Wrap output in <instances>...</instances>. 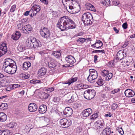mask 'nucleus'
<instances>
[{"instance_id": "1", "label": "nucleus", "mask_w": 135, "mask_h": 135, "mask_svg": "<svg viewBox=\"0 0 135 135\" xmlns=\"http://www.w3.org/2000/svg\"><path fill=\"white\" fill-rule=\"evenodd\" d=\"M57 26L62 31L65 30L74 28L75 27V22L70 18L68 16L61 17L59 20Z\"/></svg>"}, {"instance_id": "2", "label": "nucleus", "mask_w": 135, "mask_h": 135, "mask_svg": "<svg viewBox=\"0 0 135 135\" xmlns=\"http://www.w3.org/2000/svg\"><path fill=\"white\" fill-rule=\"evenodd\" d=\"M73 0H62V2L65 8L69 12L75 14L77 12L75 11L76 8L73 6Z\"/></svg>"}, {"instance_id": "3", "label": "nucleus", "mask_w": 135, "mask_h": 135, "mask_svg": "<svg viewBox=\"0 0 135 135\" xmlns=\"http://www.w3.org/2000/svg\"><path fill=\"white\" fill-rule=\"evenodd\" d=\"M82 19L84 24L88 25L91 24L93 21L92 15L89 12L84 14L82 17Z\"/></svg>"}, {"instance_id": "4", "label": "nucleus", "mask_w": 135, "mask_h": 135, "mask_svg": "<svg viewBox=\"0 0 135 135\" xmlns=\"http://www.w3.org/2000/svg\"><path fill=\"white\" fill-rule=\"evenodd\" d=\"M95 95V91L93 89H87L84 92V98L90 100L93 98Z\"/></svg>"}, {"instance_id": "5", "label": "nucleus", "mask_w": 135, "mask_h": 135, "mask_svg": "<svg viewBox=\"0 0 135 135\" xmlns=\"http://www.w3.org/2000/svg\"><path fill=\"white\" fill-rule=\"evenodd\" d=\"M41 8L39 5H35L32 6L29 11L30 16L32 17L36 16L37 13L40 10Z\"/></svg>"}, {"instance_id": "6", "label": "nucleus", "mask_w": 135, "mask_h": 135, "mask_svg": "<svg viewBox=\"0 0 135 135\" xmlns=\"http://www.w3.org/2000/svg\"><path fill=\"white\" fill-rule=\"evenodd\" d=\"M40 32L42 36L46 39L49 38L50 35L49 30L46 27L42 28L40 29Z\"/></svg>"}, {"instance_id": "7", "label": "nucleus", "mask_w": 135, "mask_h": 135, "mask_svg": "<svg viewBox=\"0 0 135 135\" xmlns=\"http://www.w3.org/2000/svg\"><path fill=\"white\" fill-rule=\"evenodd\" d=\"M4 71L6 73L11 74H13L16 73L17 66L16 65H15L13 66H4L3 67Z\"/></svg>"}, {"instance_id": "8", "label": "nucleus", "mask_w": 135, "mask_h": 135, "mask_svg": "<svg viewBox=\"0 0 135 135\" xmlns=\"http://www.w3.org/2000/svg\"><path fill=\"white\" fill-rule=\"evenodd\" d=\"M60 124L63 128H67L71 124V120H68L66 118L61 119L60 121Z\"/></svg>"}, {"instance_id": "9", "label": "nucleus", "mask_w": 135, "mask_h": 135, "mask_svg": "<svg viewBox=\"0 0 135 135\" xmlns=\"http://www.w3.org/2000/svg\"><path fill=\"white\" fill-rule=\"evenodd\" d=\"M4 63L3 67L13 66L16 65V63L15 61L9 58L6 59Z\"/></svg>"}, {"instance_id": "10", "label": "nucleus", "mask_w": 135, "mask_h": 135, "mask_svg": "<svg viewBox=\"0 0 135 135\" xmlns=\"http://www.w3.org/2000/svg\"><path fill=\"white\" fill-rule=\"evenodd\" d=\"M6 44L2 42L0 45V57L6 53L7 51Z\"/></svg>"}, {"instance_id": "11", "label": "nucleus", "mask_w": 135, "mask_h": 135, "mask_svg": "<svg viewBox=\"0 0 135 135\" xmlns=\"http://www.w3.org/2000/svg\"><path fill=\"white\" fill-rule=\"evenodd\" d=\"M95 125L98 129H104L105 128L104 122L102 119L97 121L95 123Z\"/></svg>"}, {"instance_id": "12", "label": "nucleus", "mask_w": 135, "mask_h": 135, "mask_svg": "<svg viewBox=\"0 0 135 135\" xmlns=\"http://www.w3.org/2000/svg\"><path fill=\"white\" fill-rule=\"evenodd\" d=\"M32 30V28L30 25L28 24L22 28V32L24 33H29Z\"/></svg>"}, {"instance_id": "13", "label": "nucleus", "mask_w": 135, "mask_h": 135, "mask_svg": "<svg viewBox=\"0 0 135 135\" xmlns=\"http://www.w3.org/2000/svg\"><path fill=\"white\" fill-rule=\"evenodd\" d=\"M125 96L128 97H132L135 95V93L131 89H127L124 92Z\"/></svg>"}, {"instance_id": "14", "label": "nucleus", "mask_w": 135, "mask_h": 135, "mask_svg": "<svg viewBox=\"0 0 135 135\" xmlns=\"http://www.w3.org/2000/svg\"><path fill=\"white\" fill-rule=\"evenodd\" d=\"M63 112L64 114L66 116L70 117L73 114V111L70 107H67L65 108Z\"/></svg>"}, {"instance_id": "15", "label": "nucleus", "mask_w": 135, "mask_h": 135, "mask_svg": "<svg viewBox=\"0 0 135 135\" xmlns=\"http://www.w3.org/2000/svg\"><path fill=\"white\" fill-rule=\"evenodd\" d=\"M37 109V106L35 103H30L28 106V109L31 112H34L36 111Z\"/></svg>"}, {"instance_id": "16", "label": "nucleus", "mask_w": 135, "mask_h": 135, "mask_svg": "<svg viewBox=\"0 0 135 135\" xmlns=\"http://www.w3.org/2000/svg\"><path fill=\"white\" fill-rule=\"evenodd\" d=\"M92 112V110L91 109L88 108L84 110L82 114L84 117H86L89 116Z\"/></svg>"}, {"instance_id": "17", "label": "nucleus", "mask_w": 135, "mask_h": 135, "mask_svg": "<svg viewBox=\"0 0 135 135\" xmlns=\"http://www.w3.org/2000/svg\"><path fill=\"white\" fill-rule=\"evenodd\" d=\"M48 60H50V62H48V65L50 68H53L55 67L56 66V61L53 58L50 57L48 58Z\"/></svg>"}, {"instance_id": "18", "label": "nucleus", "mask_w": 135, "mask_h": 135, "mask_svg": "<svg viewBox=\"0 0 135 135\" xmlns=\"http://www.w3.org/2000/svg\"><path fill=\"white\" fill-rule=\"evenodd\" d=\"M103 45V42L100 40H96L95 44L91 45V46L94 48L95 47L97 49H99Z\"/></svg>"}, {"instance_id": "19", "label": "nucleus", "mask_w": 135, "mask_h": 135, "mask_svg": "<svg viewBox=\"0 0 135 135\" xmlns=\"http://www.w3.org/2000/svg\"><path fill=\"white\" fill-rule=\"evenodd\" d=\"M66 61L68 63L74 64L76 62L75 58L71 55H68L65 57Z\"/></svg>"}, {"instance_id": "20", "label": "nucleus", "mask_w": 135, "mask_h": 135, "mask_svg": "<svg viewBox=\"0 0 135 135\" xmlns=\"http://www.w3.org/2000/svg\"><path fill=\"white\" fill-rule=\"evenodd\" d=\"M47 110V107L44 104H42L40 106L38 110L39 113L41 114L45 113Z\"/></svg>"}, {"instance_id": "21", "label": "nucleus", "mask_w": 135, "mask_h": 135, "mask_svg": "<svg viewBox=\"0 0 135 135\" xmlns=\"http://www.w3.org/2000/svg\"><path fill=\"white\" fill-rule=\"evenodd\" d=\"M126 54L125 53H124L123 51L120 50L117 53L116 55V56L118 57L120 60H122L124 58V57H126Z\"/></svg>"}, {"instance_id": "22", "label": "nucleus", "mask_w": 135, "mask_h": 135, "mask_svg": "<svg viewBox=\"0 0 135 135\" xmlns=\"http://www.w3.org/2000/svg\"><path fill=\"white\" fill-rule=\"evenodd\" d=\"M70 99L68 100H66L68 101V102L70 103H71L75 101H76L77 99V95L75 93L73 94L70 97Z\"/></svg>"}, {"instance_id": "23", "label": "nucleus", "mask_w": 135, "mask_h": 135, "mask_svg": "<svg viewBox=\"0 0 135 135\" xmlns=\"http://www.w3.org/2000/svg\"><path fill=\"white\" fill-rule=\"evenodd\" d=\"M21 35L20 32L16 31L15 33H13L12 35V38L14 40H18L20 37Z\"/></svg>"}, {"instance_id": "24", "label": "nucleus", "mask_w": 135, "mask_h": 135, "mask_svg": "<svg viewBox=\"0 0 135 135\" xmlns=\"http://www.w3.org/2000/svg\"><path fill=\"white\" fill-rule=\"evenodd\" d=\"M98 76L93 75L92 76L89 75L87 78L88 80L91 83H93L95 81V80L97 78Z\"/></svg>"}, {"instance_id": "25", "label": "nucleus", "mask_w": 135, "mask_h": 135, "mask_svg": "<svg viewBox=\"0 0 135 135\" xmlns=\"http://www.w3.org/2000/svg\"><path fill=\"white\" fill-rule=\"evenodd\" d=\"M7 115L4 113H0V121L4 122L6 121L7 119Z\"/></svg>"}, {"instance_id": "26", "label": "nucleus", "mask_w": 135, "mask_h": 135, "mask_svg": "<svg viewBox=\"0 0 135 135\" xmlns=\"http://www.w3.org/2000/svg\"><path fill=\"white\" fill-rule=\"evenodd\" d=\"M85 6L86 8L87 9H89L94 12L96 11V10L93 6L90 3H86L85 5Z\"/></svg>"}, {"instance_id": "27", "label": "nucleus", "mask_w": 135, "mask_h": 135, "mask_svg": "<svg viewBox=\"0 0 135 135\" xmlns=\"http://www.w3.org/2000/svg\"><path fill=\"white\" fill-rule=\"evenodd\" d=\"M31 66V63L29 61L25 62L23 65V69L26 70Z\"/></svg>"}, {"instance_id": "28", "label": "nucleus", "mask_w": 135, "mask_h": 135, "mask_svg": "<svg viewBox=\"0 0 135 135\" xmlns=\"http://www.w3.org/2000/svg\"><path fill=\"white\" fill-rule=\"evenodd\" d=\"M46 72V70L44 68H41L40 69L38 72V75L41 76H44Z\"/></svg>"}, {"instance_id": "29", "label": "nucleus", "mask_w": 135, "mask_h": 135, "mask_svg": "<svg viewBox=\"0 0 135 135\" xmlns=\"http://www.w3.org/2000/svg\"><path fill=\"white\" fill-rule=\"evenodd\" d=\"M111 133L110 128H105L102 132V135H110Z\"/></svg>"}, {"instance_id": "30", "label": "nucleus", "mask_w": 135, "mask_h": 135, "mask_svg": "<svg viewBox=\"0 0 135 135\" xmlns=\"http://www.w3.org/2000/svg\"><path fill=\"white\" fill-rule=\"evenodd\" d=\"M33 47L35 49H38V47L41 46V42L39 40H37L33 44Z\"/></svg>"}, {"instance_id": "31", "label": "nucleus", "mask_w": 135, "mask_h": 135, "mask_svg": "<svg viewBox=\"0 0 135 135\" xmlns=\"http://www.w3.org/2000/svg\"><path fill=\"white\" fill-rule=\"evenodd\" d=\"M52 55L56 58H59L61 56V53L58 51H54L52 54Z\"/></svg>"}, {"instance_id": "32", "label": "nucleus", "mask_w": 135, "mask_h": 135, "mask_svg": "<svg viewBox=\"0 0 135 135\" xmlns=\"http://www.w3.org/2000/svg\"><path fill=\"white\" fill-rule=\"evenodd\" d=\"M17 49L20 52H22L26 49V48L24 45L19 44L17 47Z\"/></svg>"}, {"instance_id": "33", "label": "nucleus", "mask_w": 135, "mask_h": 135, "mask_svg": "<svg viewBox=\"0 0 135 135\" xmlns=\"http://www.w3.org/2000/svg\"><path fill=\"white\" fill-rule=\"evenodd\" d=\"M101 3L103 5L106 6L111 5L110 1L109 0H102Z\"/></svg>"}, {"instance_id": "34", "label": "nucleus", "mask_w": 135, "mask_h": 135, "mask_svg": "<svg viewBox=\"0 0 135 135\" xmlns=\"http://www.w3.org/2000/svg\"><path fill=\"white\" fill-rule=\"evenodd\" d=\"M90 74L89 75H95V76H98V73L94 69H90L89 70Z\"/></svg>"}, {"instance_id": "35", "label": "nucleus", "mask_w": 135, "mask_h": 135, "mask_svg": "<svg viewBox=\"0 0 135 135\" xmlns=\"http://www.w3.org/2000/svg\"><path fill=\"white\" fill-rule=\"evenodd\" d=\"M8 108L7 104L6 103H2L0 106V109L2 110H4Z\"/></svg>"}, {"instance_id": "36", "label": "nucleus", "mask_w": 135, "mask_h": 135, "mask_svg": "<svg viewBox=\"0 0 135 135\" xmlns=\"http://www.w3.org/2000/svg\"><path fill=\"white\" fill-rule=\"evenodd\" d=\"M77 80V78L76 77L73 78L71 79V80H69L67 83H64V84H69V85H70L71 83H73L74 81H76Z\"/></svg>"}, {"instance_id": "37", "label": "nucleus", "mask_w": 135, "mask_h": 135, "mask_svg": "<svg viewBox=\"0 0 135 135\" xmlns=\"http://www.w3.org/2000/svg\"><path fill=\"white\" fill-rule=\"evenodd\" d=\"M17 26L18 29L22 30V28L24 26L23 25L19 20L17 21Z\"/></svg>"}, {"instance_id": "38", "label": "nucleus", "mask_w": 135, "mask_h": 135, "mask_svg": "<svg viewBox=\"0 0 135 135\" xmlns=\"http://www.w3.org/2000/svg\"><path fill=\"white\" fill-rule=\"evenodd\" d=\"M108 73V71L107 70H103L100 73L101 75L105 77L107 76Z\"/></svg>"}, {"instance_id": "39", "label": "nucleus", "mask_w": 135, "mask_h": 135, "mask_svg": "<svg viewBox=\"0 0 135 135\" xmlns=\"http://www.w3.org/2000/svg\"><path fill=\"white\" fill-rule=\"evenodd\" d=\"M98 113H96L94 114L93 115H91L90 117V119L91 120H94L96 118H97L98 116Z\"/></svg>"}, {"instance_id": "40", "label": "nucleus", "mask_w": 135, "mask_h": 135, "mask_svg": "<svg viewBox=\"0 0 135 135\" xmlns=\"http://www.w3.org/2000/svg\"><path fill=\"white\" fill-rule=\"evenodd\" d=\"M85 40H86L84 38H80L76 40V41L78 44H83L84 42H85Z\"/></svg>"}, {"instance_id": "41", "label": "nucleus", "mask_w": 135, "mask_h": 135, "mask_svg": "<svg viewBox=\"0 0 135 135\" xmlns=\"http://www.w3.org/2000/svg\"><path fill=\"white\" fill-rule=\"evenodd\" d=\"M113 76V74L111 73H108L107 76L106 77L105 80L109 81L111 79Z\"/></svg>"}, {"instance_id": "42", "label": "nucleus", "mask_w": 135, "mask_h": 135, "mask_svg": "<svg viewBox=\"0 0 135 135\" xmlns=\"http://www.w3.org/2000/svg\"><path fill=\"white\" fill-rule=\"evenodd\" d=\"M30 82L31 83L33 84H36L40 83L41 81L40 80L33 79L31 80Z\"/></svg>"}, {"instance_id": "43", "label": "nucleus", "mask_w": 135, "mask_h": 135, "mask_svg": "<svg viewBox=\"0 0 135 135\" xmlns=\"http://www.w3.org/2000/svg\"><path fill=\"white\" fill-rule=\"evenodd\" d=\"M8 134L6 130H0V135H8Z\"/></svg>"}, {"instance_id": "44", "label": "nucleus", "mask_w": 135, "mask_h": 135, "mask_svg": "<svg viewBox=\"0 0 135 135\" xmlns=\"http://www.w3.org/2000/svg\"><path fill=\"white\" fill-rule=\"evenodd\" d=\"M27 46V48H32L33 47V44L30 41H28V42H27L26 44Z\"/></svg>"}, {"instance_id": "45", "label": "nucleus", "mask_w": 135, "mask_h": 135, "mask_svg": "<svg viewBox=\"0 0 135 135\" xmlns=\"http://www.w3.org/2000/svg\"><path fill=\"white\" fill-rule=\"evenodd\" d=\"M20 87V85L18 84H13L10 85V87L12 89L16 88H18Z\"/></svg>"}, {"instance_id": "46", "label": "nucleus", "mask_w": 135, "mask_h": 135, "mask_svg": "<svg viewBox=\"0 0 135 135\" xmlns=\"http://www.w3.org/2000/svg\"><path fill=\"white\" fill-rule=\"evenodd\" d=\"M73 108L76 109L80 107V105L79 104L77 103H75L73 104Z\"/></svg>"}, {"instance_id": "47", "label": "nucleus", "mask_w": 135, "mask_h": 135, "mask_svg": "<svg viewBox=\"0 0 135 135\" xmlns=\"http://www.w3.org/2000/svg\"><path fill=\"white\" fill-rule=\"evenodd\" d=\"M100 52H102V53H105V51L104 50H95L93 51L92 52V53H99Z\"/></svg>"}, {"instance_id": "48", "label": "nucleus", "mask_w": 135, "mask_h": 135, "mask_svg": "<svg viewBox=\"0 0 135 135\" xmlns=\"http://www.w3.org/2000/svg\"><path fill=\"white\" fill-rule=\"evenodd\" d=\"M20 21L23 25L26 23H27L28 22V19L26 18H24L22 19L21 20H20Z\"/></svg>"}, {"instance_id": "49", "label": "nucleus", "mask_w": 135, "mask_h": 135, "mask_svg": "<svg viewBox=\"0 0 135 135\" xmlns=\"http://www.w3.org/2000/svg\"><path fill=\"white\" fill-rule=\"evenodd\" d=\"M60 100V98L59 97H55L54 98L53 101L55 102H58Z\"/></svg>"}, {"instance_id": "50", "label": "nucleus", "mask_w": 135, "mask_h": 135, "mask_svg": "<svg viewBox=\"0 0 135 135\" xmlns=\"http://www.w3.org/2000/svg\"><path fill=\"white\" fill-rule=\"evenodd\" d=\"M30 39V41L33 44L37 41L35 38L33 37H31Z\"/></svg>"}, {"instance_id": "51", "label": "nucleus", "mask_w": 135, "mask_h": 135, "mask_svg": "<svg viewBox=\"0 0 135 135\" xmlns=\"http://www.w3.org/2000/svg\"><path fill=\"white\" fill-rule=\"evenodd\" d=\"M16 8V5H13L11 7L10 12H14Z\"/></svg>"}, {"instance_id": "52", "label": "nucleus", "mask_w": 135, "mask_h": 135, "mask_svg": "<svg viewBox=\"0 0 135 135\" xmlns=\"http://www.w3.org/2000/svg\"><path fill=\"white\" fill-rule=\"evenodd\" d=\"M54 88L53 87H51L46 89V90L47 91L48 93H50L54 91Z\"/></svg>"}, {"instance_id": "53", "label": "nucleus", "mask_w": 135, "mask_h": 135, "mask_svg": "<svg viewBox=\"0 0 135 135\" xmlns=\"http://www.w3.org/2000/svg\"><path fill=\"white\" fill-rule=\"evenodd\" d=\"M97 83L98 85L101 86L103 85V81L101 79L98 80L97 82Z\"/></svg>"}, {"instance_id": "54", "label": "nucleus", "mask_w": 135, "mask_h": 135, "mask_svg": "<svg viewBox=\"0 0 135 135\" xmlns=\"http://www.w3.org/2000/svg\"><path fill=\"white\" fill-rule=\"evenodd\" d=\"M118 132L121 134V135H123L124 134V131L122 129V128H118Z\"/></svg>"}, {"instance_id": "55", "label": "nucleus", "mask_w": 135, "mask_h": 135, "mask_svg": "<svg viewBox=\"0 0 135 135\" xmlns=\"http://www.w3.org/2000/svg\"><path fill=\"white\" fill-rule=\"evenodd\" d=\"M113 5L115 6H118L119 7H121V5L119 2L114 1L113 2Z\"/></svg>"}, {"instance_id": "56", "label": "nucleus", "mask_w": 135, "mask_h": 135, "mask_svg": "<svg viewBox=\"0 0 135 135\" xmlns=\"http://www.w3.org/2000/svg\"><path fill=\"white\" fill-rule=\"evenodd\" d=\"M120 90V89H115L114 90H113L111 91L112 93L114 94L115 93H117Z\"/></svg>"}, {"instance_id": "57", "label": "nucleus", "mask_w": 135, "mask_h": 135, "mask_svg": "<svg viewBox=\"0 0 135 135\" xmlns=\"http://www.w3.org/2000/svg\"><path fill=\"white\" fill-rule=\"evenodd\" d=\"M121 60H120L119 59L118 57L117 56L114 59L113 61L114 62L117 63L118 61H119Z\"/></svg>"}, {"instance_id": "58", "label": "nucleus", "mask_w": 135, "mask_h": 135, "mask_svg": "<svg viewBox=\"0 0 135 135\" xmlns=\"http://www.w3.org/2000/svg\"><path fill=\"white\" fill-rule=\"evenodd\" d=\"M118 107L117 105L115 103H113L112 105V107L113 109H116Z\"/></svg>"}, {"instance_id": "59", "label": "nucleus", "mask_w": 135, "mask_h": 135, "mask_svg": "<svg viewBox=\"0 0 135 135\" xmlns=\"http://www.w3.org/2000/svg\"><path fill=\"white\" fill-rule=\"evenodd\" d=\"M123 28L124 29H126L127 28V25L126 22L124 23L122 25Z\"/></svg>"}, {"instance_id": "60", "label": "nucleus", "mask_w": 135, "mask_h": 135, "mask_svg": "<svg viewBox=\"0 0 135 135\" xmlns=\"http://www.w3.org/2000/svg\"><path fill=\"white\" fill-rule=\"evenodd\" d=\"M40 1L45 5H47L48 4V0H40Z\"/></svg>"}, {"instance_id": "61", "label": "nucleus", "mask_w": 135, "mask_h": 135, "mask_svg": "<svg viewBox=\"0 0 135 135\" xmlns=\"http://www.w3.org/2000/svg\"><path fill=\"white\" fill-rule=\"evenodd\" d=\"M7 126L8 127L10 128H12L14 126L13 123L12 122H11L10 123L8 124L7 125Z\"/></svg>"}, {"instance_id": "62", "label": "nucleus", "mask_w": 135, "mask_h": 135, "mask_svg": "<svg viewBox=\"0 0 135 135\" xmlns=\"http://www.w3.org/2000/svg\"><path fill=\"white\" fill-rule=\"evenodd\" d=\"M104 116L105 117H107L108 116L109 117H111L112 116V114L110 113H109V114H105Z\"/></svg>"}, {"instance_id": "63", "label": "nucleus", "mask_w": 135, "mask_h": 135, "mask_svg": "<svg viewBox=\"0 0 135 135\" xmlns=\"http://www.w3.org/2000/svg\"><path fill=\"white\" fill-rule=\"evenodd\" d=\"M77 131L78 132H80L82 131V129L80 127H78L76 129Z\"/></svg>"}, {"instance_id": "64", "label": "nucleus", "mask_w": 135, "mask_h": 135, "mask_svg": "<svg viewBox=\"0 0 135 135\" xmlns=\"http://www.w3.org/2000/svg\"><path fill=\"white\" fill-rule=\"evenodd\" d=\"M113 29L114 31H115V32L116 33H118L119 32V30H118L116 27H114L113 28Z\"/></svg>"}]
</instances>
